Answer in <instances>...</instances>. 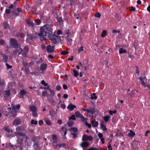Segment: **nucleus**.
Segmentation results:
<instances>
[{
    "label": "nucleus",
    "instance_id": "1",
    "mask_svg": "<svg viewBox=\"0 0 150 150\" xmlns=\"http://www.w3.org/2000/svg\"><path fill=\"white\" fill-rule=\"evenodd\" d=\"M53 24L52 23L47 24L40 28V33L39 34L40 38L41 41L44 40L45 36H50L52 34Z\"/></svg>",
    "mask_w": 150,
    "mask_h": 150
},
{
    "label": "nucleus",
    "instance_id": "2",
    "mask_svg": "<svg viewBox=\"0 0 150 150\" xmlns=\"http://www.w3.org/2000/svg\"><path fill=\"white\" fill-rule=\"evenodd\" d=\"M10 44L11 47L15 48H18L19 50V54L20 52H23L22 49L21 48L20 45L18 44V42L14 38H11L10 40Z\"/></svg>",
    "mask_w": 150,
    "mask_h": 150
},
{
    "label": "nucleus",
    "instance_id": "3",
    "mask_svg": "<svg viewBox=\"0 0 150 150\" xmlns=\"http://www.w3.org/2000/svg\"><path fill=\"white\" fill-rule=\"evenodd\" d=\"M17 111L11 110L10 108H8L6 111L5 115L8 117L12 116L14 117L16 115Z\"/></svg>",
    "mask_w": 150,
    "mask_h": 150
},
{
    "label": "nucleus",
    "instance_id": "4",
    "mask_svg": "<svg viewBox=\"0 0 150 150\" xmlns=\"http://www.w3.org/2000/svg\"><path fill=\"white\" fill-rule=\"evenodd\" d=\"M47 37L53 44H56L57 42V40H58L59 38L57 36L54 35L53 33L51 35Z\"/></svg>",
    "mask_w": 150,
    "mask_h": 150
},
{
    "label": "nucleus",
    "instance_id": "5",
    "mask_svg": "<svg viewBox=\"0 0 150 150\" xmlns=\"http://www.w3.org/2000/svg\"><path fill=\"white\" fill-rule=\"evenodd\" d=\"M30 111L32 112V115L33 117H37L38 115L36 112L37 108L36 107L33 105H30L29 107Z\"/></svg>",
    "mask_w": 150,
    "mask_h": 150
},
{
    "label": "nucleus",
    "instance_id": "6",
    "mask_svg": "<svg viewBox=\"0 0 150 150\" xmlns=\"http://www.w3.org/2000/svg\"><path fill=\"white\" fill-rule=\"evenodd\" d=\"M46 48L47 52L48 53L52 54L54 53V46L49 45H47Z\"/></svg>",
    "mask_w": 150,
    "mask_h": 150
},
{
    "label": "nucleus",
    "instance_id": "7",
    "mask_svg": "<svg viewBox=\"0 0 150 150\" xmlns=\"http://www.w3.org/2000/svg\"><path fill=\"white\" fill-rule=\"evenodd\" d=\"M140 80L141 81V83L144 87L145 88L147 87L148 84V82L147 81V80L145 78H142L141 77L139 78Z\"/></svg>",
    "mask_w": 150,
    "mask_h": 150
},
{
    "label": "nucleus",
    "instance_id": "8",
    "mask_svg": "<svg viewBox=\"0 0 150 150\" xmlns=\"http://www.w3.org/2000/svg\"><path fill=\"white\" fill-rule=\"evenodd\" d=\"M27 93V91L24 89L21 90L19 93V96L21 98L24 97V96Z\"/></svg>",
    "mask_w": 150,
    "mask_h": 150
},
{
    "label": "nucleus",
    "instance_id": "9",
    "mask_svg": "<svg viewBox=\"0 0 150 150\" xmlns=\"http://www.w3.org/2000/svg\"><path fill=\"white\" fill-rule=\"evenodd\" d=\"M20 123V120L18 118H17L14 120V122H13V125L16 126L19 125Z\"/></svg>",
    "mask_w": 150,
    "mask_h": 150
},
{
    "label": "nucleus",
    "instance_id": "10",
    "mask_svg": "<svg viewBox=\"0 0 150 150\" xmlns=\"http://www.w3.org/2000/svg\"><path fill=\"white\" fill-rule=\"evenodd\" d=\"M89 143L87 142H82L80 144V146L83 148L85 147L88 146Z\"/></svg>",
    "mask_w": 150,
    "mask_h": 150
},
{
    "label": "nucleus",
    "instance_id": "11",
    "mask_svg": "<svg viewBox=\"0 0 150 150\" xmlns=\"http://www.w3.org/2000/svg\"><path fill=\"white\" fill-rule=\"evenodd\" d=\"M25 22L28 25L31 27H33L34 26V24L32 20H29L28 19H27L25 20Z\"/></svg>",
    "mask_w": 150,
    "mask_h": 150
},
{
    "label": "nucleus",
    "instance_id": "12",
    "mask_svg": "<svg viewBox=\"0 0 150 150\" xmlns=\"http://www.w3.org/2000/svg\"><path fill=\"white\" fill-rule=\"evenodd\" d=\"M34 147L36 150H40L41 149L40 144L36 142H35L34 144Z\"/></svg>",
    "mask_w": 150,
    "mask_h": 150
},
{
    "label": "nucleus",
    "instance_id": "13",
    "mask_svg": "<svg viewBox=\"0 0 150 150\" xmlns=\"http://www.w3.org/2000/svg\"><path fill=\"white\" fill-rule=\"evenodd\" d=\"M10 94V91L9 90H6L4 91V95L5 98L9 96Z\"/></svg>",
    "mask_w": 150,
    "mask_h": 150
},
{
    "label": "nucleus",
    "instance_id": "14",
    "mask_svg": "<svg viewBox=\"0 0 150 150\" xmlns=\"http://www.w3.org/2000/svg\"><path fill=\"white\" fill-rule=\"evenodd\" d=\"M100 126L102 129L104 131H107V129L105 126L104 125V122L103 121H101L100 122Z\"/></svg>",
    "mask_w": 150,
    "mask_h": 150
},
{
    "label": "nucleus",
    "instance_id": "15",
    "mask_svg": "<svg viewBox=\"0 0 150 150\" xmlns=\"http://www.w3.org/2000/svg\"><path fill=\"white\" fill-rule=\"evenodd\" d=\"M47 98L48 100L51 103H53L54 102L53 98L50 95L48 94L47 96Z\"/></svg>",
    "mask_w": 150,
    "mask_h": 150
},
{
    "label": "nucleus",
    "instance_id": "16",
    "mask_svg": "<svg viewBox=\"0 0 150 150\" xmlns=\"http://www.w3.org/2000/svg\"><path fill=\"white\" fill-rule=\"evenodd\" d=\"M17 53H18V55H19V54H20L22 53V55L24 57H25L26 56V54L23 51L22 52H20V53L19 54V50H16L15 51H13V53L14 54H17Z\"/></svg>",
    "mask_w": 150,
    "mask_h": 150
},
{
    "label": "nucleus",
    "instance_id": "17",
    "mask_svg": "<svg viewBox=\"0 0 150 150\" xmlns=\"http://www.w3.org/2000/svg\"><path fill=\"white\" fill-rule=\"evenodd\" d=\"M76 107V106L72 104H70L67 107V108L71 111L72 110Z\"/></svg>",
    "mask_w": 150,
    "mask_h": 150
},
{
    "label": "nucleus",
    "instance_id": "18",
    "mask_svg": "<svg viewBox=\"0 0 150 150\" xmlns=\"http://www.w3.org/2000/svg\"><path fill=\"white\" fill-rule=\"evenodd\" d=\"M16 131L14 133L15 135L17 137H18V134H19L20 131V128L19 127H17L16 128Z\"/></svg>",
    "mask_w": 150,
    "mask_h": 150
},
{
    "label": "nucleus",
    "instance_id": "19",
    "mask_svg": "<svg viewBox=\"0 0 150 150\" xmlns=\"http://www.w3.org/2000/svg\"><path fill=\"white\" fill-rule=\"evenodd\" d=\"M6 148H8V147H12L13 148H14V147H17L16 145H13L11 143H7L6 144Z\"/></svg>",
    "mask_w": 150,
    "mask_h": 150
},
{
    "label": "nucleus",
    "instance_id": "20",
    "mask_svg": "<svg viewBox=\"0 0 150 150\" xmlns=\"http://www.w3.org/2000/svg\"><path fill=\"white\" fill-rule=\"evenodd\" d=\"M88 113H91L93 114L95 112L94 107H90L88 109Z\"/></svg>",
    "mask_w": 150,
    "mask_h": 150
},
{
    "label": "nucleus",
    "instance_id": "21",
    "mask_svg": "<svg viewBox=\"0 0 150 150\" xmlns=\"http://www.w3.org/2000/svg\"><path fill=\"white\" fill-rule=\"evenodd\" d=\"M91 123L92 126L94 127H97L98 124V122L97 121H91Z\"/></svg>",
    "mask_w": 150,
    "mask_h": 150
},
{
    "label": "nucleus",
    "instance_id": "22",
    "mask_svg": "<svg viewBox=\"0 0 150 150\" xmlns=\"http://www.w3.org/2000/svg\"><path fill=\"white\" fill-rule=\"evenodd\" d=\"M135 135V133L132 130H130L128 134V136L129 137H133Z\"/></svg>",
    "mask_w": 150,
    "mask_h": 150
},
{
    "label": "nucleus",
    "instance_id": "23",
    "mask_svg": "<svg viewBox=\"0 0 150 150\" xmlns=\"http://www.w3.org/2000/svg\"><path fill=\"white\" fill-rule=\"evenodd\" d=\"M20 107V106L19 105H17L16 106H13V107L12 108V110L15 111H17L16 110L19 109Z\"/></svg>",
    "mask_w": 150,
    "mask_h": 150
},
{
    "label": "nucleus",
    "instance_id": "24",
    "mask_svg": "<svg viewBox=\"0 0 150 150\" xmlns=\"http://www.w3.org/2000/svg\"><path fill=\"white\" fill-rule=\"evenodd\" d=\"M46 68V66H40V69L39 70L40 72L43 73V71L45 70Z\"/></svg>",
    "mask_w": 150,
    "mask_h": 150
},
{
    "label": "nucleus",
    "instance_id": "25",
    "mask_svg": "<svg viewBox=\"0 0 150 150\" xmlns=\"http://www.w3.org/2000/svg\"><path fill=\"white\" fill-rule=\"evenodd\" d=\"M75 115L76 116L78 117H80L82 115L81 114L79 111H76L75 113Z\"/></svg>",
    "mask_w": 150,
    "mask_h": 150
},
{
    "label": "nucleus",
    "instance_id": "26",
    "mask_svg": "<svg viewBox=\"0 0 150 150\" xmlns=\"http://www.w3.org/2000/svg\"><path fill=\"white\" fill-rule=\"evenodd\" d=\"M4 129L8 132V133H12L13 131L10 130L8 127H4Z\"/></svg>",
    "mask_w": 150,
    "mask_h": 150
},
{
    "label": "nucleus",
    "instance_id": "27",
    "mask_svg": "<svg viewBox=\"0 0 150 150\" xmlns=\"http://www.w3.org/2000/svg\"><path fill=\"white\" fill-rule=\"evenodd\" d=\"M110 117V116H109L108 115H106L104 117L103 119H104V121L105 122H107L108 121L109 118Z\"/></svg>",
    "mask_w": 150,
    "mask_h": 150
},
{
    "label": "nucleus",
    "instance_id": "28",
    "mask_svg": "<svg viewBox=\"0 0 150 150\" xmlns=\"http://www.w3.org/2000/svg\"><path fill=\"white\" fill-rule=\"evenodd\" d=\"M119 53H124L126 52V51L122 48H120L119 50Z\"/></svg>",
    "mask_w": 150,
    "mask_h": 150
},
{
    "label": "nucleus",
    "instance_id": "29",
    "mask_svg": "<svg viewBox=\"0 0 150 150\" xmlns=\"http://www.w3.org/2000/svg\"><path fill=\"white\" fill-rule=\"evenodd\" d=\"M88 136L86 135H83L82 140L83 141H86L88 140Z\"/></svg>",
    "mask_w": 150,
    "mask_h": 150
},
{
    "label": "nucleus",
    "instance_id": "30",
    "mask_svg": "<svg viewBox=\"0 0 150 150\" xmlns=\"http://www.w3.org/2000/svg\"><path fill=\"white\" fill-rule=\"evenodd\" d=\"M57 22L61 24L62 23L63 20L62 17H57Z\"/></svg>",
    "mask_w": 150,
    "mask_h": 150
},
{
    "label": "nucleus",
    "instance_id": "31",
    "mask_svg": "<svg viewBox=\"0 0 150 150\" xmlns=\"http://www.w3.org/2000/svg\"><path fill=\"white\" fill-rule=\"evenodd\" d=\"M22 137L23 138L27 137L25 134L24 133L22 132L19 133V134H18V137Z\"/></svg>",
    "mask_w": 150,
    "mask_h": 150
},
{
    "label": "nucleus",
    "instance_id": "32",
    "mask_svg": "<svg viewBox=\"0 0 150 150\" xmlns=\"http://www.w3.org/2000/svg\"><path fill=\"white\" fill-rule=\"evenodd\" d=\"M68 123L69 126H71L74 124V122L73 121L71 120L70 119H69Z\"/></svg>",
    "mask_w": 150,
    "mask_h": 150
},
{
    "label": "nucleus",
    "instance_id": "33",
    "mask_svg": "<svg viewBox=\"0 0 150 150\" xmlns=\"http://www.w3.org/2000/svg\"><path fill=\"white\" fill-rule=\"evenodd\" d=\"M66 146V144L64 143H62L60 144H58L56 145V146H58L59 148H61L62 147H65Z\"/></svg>",
    "mask_w": 150,
    "mask_h": 150
},
{
    "label": "nucleus",
    "instance_id": "34",
    "mask_svg": "<svg viewBox=\"0 0 150 150\" xmlns=\"http://www.w3.org/2000/svg\"><path fill=\"white\" fill-rule=\"evenodd\" d=\"M73 71L74 73V76L75 77H77L79 75V73L77 72V71L75 70V69H73Z\"/></svg>",
    "mask_w": 150,
    "mask_h": 150
},
{
    "label": "nucleus",
    "instance_id": "35",
    "mask_svg": "<svg viewBox=\"0 0 150 150\" xmlns=\"http://www.w3.org/2000/svg\"><path fill=\"white\" fill-rule=\"evenodd\" d=\"M72 40L70 38H68L67 40V44L68 45H71V42L72 41Z\"/></svg>",
    "mask_w": 150,
    "mask_h": 150
},
{
    "label": "nucleus",
    "instance_id": "36",
    "mask_svg": "<svg viewBox=\"0 0 150 150\" xmlns=\"http://www.w3.org/2000/svg\"><path fill=\"white\" fill-rule=\"evenodd\" d=\"M106 35V31L105 30H104L103 31L101 34V36L103 37H105Z\"/></svg>",
    "mask_w": 150,
    "mask_h": 150
},
{
    "label": "nucleus",
    "instance_id": "37",
    "mask_svg": "<svg viewBox=\"0 0 150 150\" xmlns=\"http://www.w3.org/2000/svg\"><path fill=\"white\" fill-rule=\"evenodd\" d=\"M80 118H81V121L83 122H84L87 120V119L84 117L83 115L80 117Z\"/></svg>",
    "mask_w": 150,
    "mask_h": 150
},
{
    "label": "nucleus",
    "instance_id": "38",
    "mask_svg": "<svg viewBox=\"0 0 150 150\" xmlns=\"http://www.w3.org/2000/svg\"><path fill=\"white\" fill-rule=\"evenodd\" d=\"M69 53V52L67 51H62L61 52V54L63 55H65Z\"/></svg>",
    "mask_w": 150,
    "mask_h": 150
},
{
    "label": "nucleus",
    "instance_id": "39",
    "mask_svg": "<svg viewBox=\"0 0 150 150\" xmlns=\"http://www.w3.org/2000/svg\"><path fill=\"white\" fill-rule=\"evenodd\" d=\"M97 98V97L96 96V94L95 93H94L92 95L91 97V98L92 99H96Z\"/></svg>",
    "mask_w": 150,
    "mask_h": 150
},
{
    "label": "nucleus",
    "instance_id": "40",
    "mask_svg": "<svg viewBox=\"0 0 150 150\" xmlns=\"http://www.w3.org/2000/svg\"><path fill=\"white\" fill-rule=\"evenodd\" d=\"M23 139L22 138H20V139L17 140L18 143L21 145L22 144Z\"/></svg>",
    "mask_w": 150,
    "mask_h": 150
},
{
    "label": "nucleus",
    "instance_id": "41",
    "mask_svg": "<svg viewBox=\"0 0 150 150\" xmlns=\"http://www.w3.org/2000/svg\"><path fill=\"white\" fill-rule=\"evenodd\" d=\"M101 15L99 12H97L95 14V16L97 18H99L100 17Z\"/></svg>",
    "mask_w": 150,
    "mask_h": 150
},
{
    "label": "nucleus",
    "instance_id": "42",
    "mask_svg": "<svg viewBox=\"0 0 150 150\" xmlns=\"http://www.w3.org/2000/svg\"><path fill=\"white\" fill-rule=\"evenodd\" d=\"M40 22L41 21L39 19H36L35 21V23L37 25H40Z\"/></svg>",
    "mask_w": 150,
    "mask_h": 150
},
{
    "label": "nucleus",
    "instance_id": "43",
    "mask_svg": "<svg viewBox=\"0 0 150 150\" xmlns=\"http://www.w3.org/2000/svg\"><path fill=\"white\" fill-rule=\"evenodd\" d=\"M69 130L71 132V131L72 130V131L74 132H76L78 130L77 128L75 127H74L73 128H71V129H70Z\"/></svg>",
    "mask_w": 150,
    "mask_h": 150
},
{
    "label": "nucleus",
    "instance_id": "44",
    "mask_svg": "<svg viewBox=\"0 0 150 150\" xmlns=\"http://www.w3.org/2000/svg\"><path fill=\"white\" fill-rule=\"evenodd\" d=\"M31 123L32 124H34L36 125L37 124L38 122L37 121L34 120H33L31 121Z\"/></svg>",
    "mask_w": 150,
    "mask_h": 150
},
{
    "label": "nucleus",
    "instance_id": "45",
    "mask_svg": "<svg viewBox=\"0 0 150 150\" xmlns=\"http://www.w3.org/2000/svg\"><path fill=\"white\" fill-rule=\"evenodd\" d=\"M3 26L5 28H7L8 27V25L7 23L4 22L3 24Z\"/></svg>",
    "mask_w": 150,
    "mask_h": 150
},
{
    "label": "nucleus",
    "instance_id": "46",
    "mask_svg": "<svg viewBox=\"0 0 150 150\" xmlns=\"http://www.w3.org/2000/svg\"><path fill=\"white\" fill-rule=\"evenodd\" d=\"M45 123L48 125H51V122L50 121L48 120H45Z\"/></svg>",
    "mask_w": 150,
    "mask_h": 150
},
{
    "label": "nucleus",
    "instance_id": "47",
    "mask_svg": "<svg viewBox=\"0 0 150 150\" xmlns=\"http://www.w3.org/2000/svg\"><path fill=\"white\" fill-rule=\"evenodd\" d=\"M42 95L44 96H47V93L46 91H44L42 92Z\"/></svg>",
    "mask_w": 150,
    "mask_h": 150
},
{
    "label": "nucleus",
    "instance_id": "48",
    "mask_svg": "<svg viewBox=\"0 0 150 150\" xmlns=\"http://www.w3.org/2000/svg\"><path fill=\"white\" fill-rule=\"evenodd\" d=\"M83 50V47L82 46H81L80 48H79L78 50V53H79L81 52Z\"/></svg>",
    "mask_w": 150,
    "mask_h": 150
},
{
    "label": "nucleus",
    "instance_id": "49",
    "mask_svg": "<svg viewBox=\"0 0 150 150\" xmlns=\"http://www.w3.org/2000/svg\"><path fill=\"white\" fill-rule=\"evenodd\" d=\"M69 119L70 120L72 119L74 120H76L75 116L74 115H72L70 117Z\"/></svg>",
    "mask_w": 150,
    "mask_h": 150
},
{
    "label": "nucleus",
    "instance_id": "50",
    "mask_svg": "<svg viewBox=\"0 0 150 150\" xmlns=\"http://www.w3.org/2000/svg\"><path fill=\"white\" fill-rule=\"evenodd\" d=\"M23 50H24L25 52H28L29 50L28 47L27 46H25Z\"/></svg>",
    "mask_w": 150,
    "mask_h": 150
},
{
    "label": "nucleus",
    "instance_id": "51",
    "mask_svg": "<svg viewBox=\"0 0 150 150\" xmlns=\"http://www.w3.org/2000/svg\"><path fill=\"white\" fill-rule=\"evenodd\" d=\"M86 150H98V149L96 148L92 147Z\"/></svg>",
    "mask_w": 150,
    "mask_h": 150
},
{
    "label": "nucleus",
    "instance_id": "52",
    "mask_svg": "<svg viewBox=\"0 0 150 150\" xmlns=\"http://www.w3.org/2000/svg\"><path fill=\"white\" fill-rule=\"evenodd\" d=\"M52 139L54 140H56L57 139V137L55 134H53L52 135Z\"/></svg>",
    "mask_w": 150,
    "mask_h": 150
},
{
    "label": "nucleus",
    "instance_id": "53",
    "mask_svg": "<svg viewBox=\"0 0 150 150\" xmlns=\"http://www.w3.org/2000/svg\"><path fill=\"white\" fill-rule=\"evenodd\" d=\"M50 92L51 95L52 96L54 95L55 94L54 91L52 90L51 89V90H50Z\"/></svg>",
    "mask_w": 150,
    "mask_h": 150
},
{
    "label": "nucleus",
    "instance_id": "54",
    "mask_svg": "<svg viewBox=\"0 0 150 150\" xmlns=\"http://www.w3.org/2000/svg\"><path fill=\"white\" fill-rule=\"evenodd\" d=\"M88 140L90 141H91L93 140V138L91 135L88 136Z\"/></svg>",
    "mask_w": 150,
    "mask_h": 150
},
{
    "label": "nucleus",
    "instance_id": "55",
    "mask_svg": "<svg viewBox=\"0 0 150 150\" xmlns=\"http://www.w3.org/2000/svg\"><path fill=\"white\" fill-rule=\"evenodd\" d=\"M85 124L89 128H90L91 127V125L90 124H88L87 122L86 121L85 122Z\"/></svg>",
    "mask_w": 150,
    "mask_h": 150
},
{
    "label": "nucleus",
    "instance_id": "56",
    "mask_svg": "<svg viewBox=\"0 0 150 150\" xmlns=\"http://www.w3.org/2000/svg\"><path fill=\"white\" fill-rule=\"evenodd\" d=\"M42 84H43L45 86H47L48 84L45 83L44 80H42L41 81Z\"/></svg>",
    "mask_w": 150,
    "mask_h": 150
},
{
    "label": "nucleus",
    "instance_id": "57",
    "mask_svg": "<svg viewBox=\"0 0 150 150\" xmlns=\"http://www.w3.org/2000/svg\"><path fill=\"white\" fill-rule=\"evenodd\" d=\"M4 84V81L0 78V86Z\"/></svg>",
    "mask_w": 150,
    "mask_h": 150
},
{
    "label": "nucleus",
    "instance_id": "58",
    "mask_svg": "<svg viewBox=\"0 0 150 150\" xmlns=\"http://www.w3.org/2000/svg\"><path fill=\"white\" fill-rule=\"evenodd\" d=\"M61 86H57L56 87V90H57L58 91H59L60 90L61 88Z\"/></svg>",
    "mask_w": 150,
    "mask_h": 150
},
{
    "label": "nucleus",
    "instance_id": "59",
    "mask_svg": "<svg viewBox=\"0 0 150 150\" xmlns=\"http://www.w3.org/2000/svg\"><path fill=\"white\" fill-rule=\"evenodd\" d=\"M16 10L18 12H21L22 11V9L20 8H18L16 9Z\"/></svg>",
    "mask_w": 150,
    "mask_h": 150
},
{
    "label": "nucleus",
    "instance_id": "60",
    "mask_svg": "<svg viewBox=\"0 0 150 150\" xmlns=\"http://www.w3.org/2000/svg\"><path fill=\"white\" fill-rule=\"evenodd\" d=\"M71 134L73 136L72 137L74 139H76L77 137L76 134L74 133H71Z\"/></svg>",
    "mask_w": 150,
    "mask_h": 150
},
{
    "label": "nucleus",
    "instance_id": "61",
    "mask_svg": "<svg viewBox=\"0 0 150 150\" xmlns=\"http://www.w3.org/2000/svg\"><path fill=\"white\" fill-rule=\"evenodd\" d=\"M98 137L100 138H102V137H103V134L102 133H99L98 134Z\"/></svg>",
    "mask_w": 150,
    "mask_h": 150
},
{
    "label": "nucleus",
    "instance_id": "62",
    "mask_svg": "<svg viewBox=\"0 0 150 150\" xmlns=\"http://www.w3.org/2000/svg\"><path fill=\"white\" fill-rule=\"evenodd\" d=\"M20 36L22 38H23L25 37V35L23 33H21L19 34Z\"/></svg>",
    "mask_w": 150,
    "mask_h": 150
},
{
    "label": "nucleus",
    "instance_id": "63",
    "mask_svg": "<svg viewBox=\"0 0 150 150\" xmlns=\"http://www.w3.org/2000/svg\"><path fill=\"white\" fill-rule=\"evenodd\" d=\"M10 12H11V10L9 9H6V12L7 14L10 13Z\"/></svg>",
    "mask_w": 150,
    "mask_h": 150
},
{
    "label": "nucleus",
    "instance_id": "64",
    "mask_svg": "<svg viewBox=\"0 0 150 150\" xmlns=\"http://www.w3.org/2000/svg\"><path fill=\"white\" fill-rule=\"evenodd\" d=\"M146 87H148V88L150 89V80H149L148 82V84Z\"/></svg>",
    "mask_w": 150,
    "mask_h": 150
}]
</instances>
